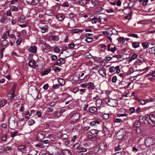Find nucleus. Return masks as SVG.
Masks as SVG:
<instances>
[{
	"instance_id": "nucleus-1",
	"label": "nucleus",
	"mask_w": 155,
	"mask_h": 155,
	"mask_svg": "<svg viewBox=\"0 0 155 155\" xmlns=\"http://www.w3.org/2000/svg\"><path fill=\"white\" fill-rule=\"evenodd\" d=\"M18 124L16 120L14 117L11 116L9 120V126L11 129H14L17 127Z\"/></svg>"
},
{
	"instance_id": "nucleus-2",
	"label": "nucleus",
	"mask_w": 155,
	"mask_h": 155,
	"mask_svg": "<svg viewBox=\"0 0 155 155\" xmlns=\"http://www.w3.org/2000/svg\"><path fill=\"white\" fill-rule=\"evenodd\" d=\"M146 120L153 127L155 126V115L151 114L146 116Z\"/></svg>"
},
{
	"instance_id": "nucleus-3",
	"label": "nucleus",
	"mask_w": 155,
	"mask_h": 155,
	"mask_svg": "<svg viewBox=\"0 0 155 155\" xmlns=\"http://www.w3.org/2000/svg\"><path fill=\"white\" fill-rule=\"evenodd\" d=\"M80 117L79 114L76 113L74 114L69 119V121L71 124H74L79 118Z\"/></svg>"
},
{
	"instance_id": "nucleus-4",
	"label": "nucleus",
	"mask_w": 155,
	"mask_h": 155,
	"mask_svg": "<svg viewBox=\"0 0 155 155\" xmlns=\"http://www.w3.org/2000/svg\"><path fill=\"white\" fill-rule=\"evenodd\" d=\"M80 87L83 88H87L90 90L94 88V84L90 82L83 83L81 85Z\"/></svg>"
},
{
	"instance_id": "nucleus-5",
	"label": "nucleus",
	"mask_w": 155,
	"mask_h": 155,
	"mask_svg": "<svg viewBox=\"0 0 155 155\" xmlns=\"http://www.w3.org/2000/svg\"><path fill=\"white\" fill-rule=\"evenodd\" d=\"M125 133L123 130H121L119 131L116 134L117 139L120 140L123 138L125 135Z\"/></svg>"
},
{
	"instance_id": "nucleus-6",
	"label": "nucleus",
	"mask_w": 155,
	"mask_h": 155,
	"mask_svg": "<svg viewBox=\"0 0 155 155\" xmlns=\"http://www.w3.org/2000/svg\"><path fill=\"white\" fill-rule=\"evenodd\" d=\"M107 105L109 106L113 107H115L117 105V102L116 100L110 99L108 100L107 102Z\"/></svg>"
},
{
	"instance_id": "nucleus-7",
	"label": "nucleus",
	"mask_w": 155,
	"mask_h": 155,
	"mask_svg": "<svg viewBox=\"0 0 155 155\" xmlns=\"http://www.w3.org/2000/svg\"><path fill=\"white\" fill-rule=\"evenodd\" d=\"M155 141L151 137L147 138L146 139V146L150 147L153 145Z\"/></svg>"
},
{
	"instance_id": "nucleus-8",
	"label": "nucleus",
	"mask_w": 155,
	"mask_h": 155,
	"mask_svg": "<svg viewBox=\"0 0 155 155\" xmlns=\"http://www.w3.org/2000/svg\"><path fill=\"white\" fill-rule=\"evenodd\" d=\"M44 136L41 132H38L37 135L36 139L38 140H41L44 138Z\"/></svg>"
},
{
	"instance_id": "nucleus-9",
	"label": "nucleus",
	"mask_w": 155,
	"mask_h": 155,
	"mask_svg": "<svg viewBox=\"0 0 155 155\" xmlns=\"http://www.w3.org/2000/svg\"><path fill=\"white\" fill-rule=\"evenodd\" d=\"M56 18L59 21H62L64 20L65 17L61 14H59L56 15Z\"/></svg>"
},
{
	"instance_id": "nucleus-10",
	"label": "nucleus",
	"mask_w": 155,
	"mask_h": 155,
	"mask_svg": "<svg viewBox=\"0 0 155 155\" xmlns=\"http://www.w3.org/2000/svg\"><path fill=\"white\" fill-rule=\"evenodd\" d=\"M39 28L41 29L42 33H44L48 31V27L47 25H45L43 26L40 25Z\"/></svg>"
},
{
	"instance_id": "nucleus-11",
	"label": "nucleus",
	"mask_w": 155,
	"mask_h": 155,
	"mask_svg": "<svg viewBox=\"0 0 155 155\" xmlns=\"http://www.w3.org/2000/svg\"><path fill=\"white\" fill-rule=\"evenodd\" d=\"M64 58H61L59 59H58L57 60L56 65L58 66H60L61 65L63 64L64 63Z\"/></svg>"
},
{
	"instance_id": "nucleus-12",
	"label": "nucleus",
	"mask_w": 155,
	"mask_h": 155,
	"mask_svg": "<svg viewBox=\"0 0 155 155\" xmlns=\"http://www.w3.org/2000/svg\"><path fill=\"white\" fill-rule=\"evenodd\" d=\"M100 74L103 77H105L106 75V71L104 68H100L98 71Z\"/></svg>"
},
{
	"instance_id": "nucleus-13",
	"label": "nucleus",
	"mask_w": 155,
	"mask_h": 155,
	"mask_svg": "<svg viewBox=\"0 0 155 155\" xmlns=\"http://www.w3.org/2000/svg\"><path fill=\"white\" fill-rule=\"evenodd\" d=\"M7 97L8 99H13L14 97V92H12L10 90L7 95Z\"/></svg>"
},
{
	"instance_id": "nucleus-14",
	"label": "nucleus",
	"mask_w": 155,
	"mask_h": 155,
	"mask_svg": "<svg viewBox=\"0 0 155 155\" xmlns=\"http://www.w3.org/2000/svg\"><path fill=\"white\" fill-rule=\"evenodd\" d=\"M147 51L150 54H155V47L150 48L147 50Z\"/></svg>"
},
{
	"instance_id": "nucleus-15",
	"label": "nucleus",
	"mask_w": 155,
	"mask_h": 155,
	"mask_svg": "<svg viewBox=\"0 0 155 155\" xmlns=\"http://www.w3.org/2000/svg\"><path fill=\"white\" fill-rule=\"evenodd\" d=\"M97 108L95 107H91L89 108V110L91 113H96L97 111Z\"/></svg>"
},
{
	"instance_id": "nucleus-16",
	"label": "nucleus",
	"mask_w": 155,
	"mask_h": 155,
	"mask_svg": "<svg viewBox=\"0 0 155 155\" xmlns=\"http://www.w3.org/2000/svg\"><path fill=\"white\" fill-rule=\"evenodd\" d=\"M29 51L31 52L36 53L37 52V48L35 46H32L29 48Z\"/></svg>"
},
{
	"instance_id": "nucleus-17",
	"label": "nucleus",
	"mask_w": 155,
	"mask_h": 155,
	"mask_svg": "<svg viewBox=\"0 0 155 155\" xmlns=\"http://www.w3.org/2000/svg\"><path fill=\"white\" fill-rule=\"evenodd\" d=\"M100 124V121H93L90 123V125L91 126L97 127V125H99Z\"/></svg>"
},
{
	"instance_id": "nucleus-18",
	"label": "nucleus",
	"mask_w": 155,
	"mask_h": 155,
	"mask_svg": "<svg viewBox=\"0 0 155 155\" xmlns=\"http://www.w3.org/2000/svg\"><path fill=\"white\" fill-rule=\"evenodd\" d=\"M51 115L54 117H59L61 116V113L59 112H54Z\"/></svg>"
},
{
	"instance_id": "nucleus-19",
	"label": "nucleus",
	"mask_w": 155,
	"mask_h": 155,
	"mask_svg": "<svg viewBox=\"0 0 155 155\" xmlns=\"http://www.w3.org/2000/svg\"><path fill=\"white\" fill-rule=\"evenodd\" d=\"M26 148L25 145H21L19 146L18 147V149L21 152H24L25 151V149Z\"/></svg>"
},
{
	"instance_id": "nucleus-20",
	"label": "nucleus",
	"mask_w": 155,
	"mask_h": 155,
	"mask_svg": "<svg viewBox=\"0 0 155 155\" xmlns=\"http://www.w3.org/2000/svg\"><path fill=\"white\" fill-rule=\"evenodd\" d=\"M96 20L97 22H100L101 21L102 19L103 18V17L99 15H97L94 17Z\"/></svg>"
},
{
	"instance_id": "nucleus-21",
	"label": "nucleus",
	"mask_w": 155,
	"mask_h": 155,
	"mask_svg": "<svg viewBox=\"0 0 155 155\" xmlns=\"http://www.w3.org/2000/svg\"><path fill=\"white\" fill-rule=\"evenodd\" d=\"M50 39L51 40L55 41H58V37L57 35H52L51 36L49 37Z\"/></svg>"
},
{
	"instance_id": "nucleus-22",
	"label": "nucleus",
	"mask_w": 155,
	"mask_h": 155,
	"mask_svg": "<svg viewBox=\"0 0 155 155\" xmlns=\"http://www.w3.org/2000/svg\"><path fill=\"white\" fill-rule=\"evenodd\" d=\"M91 2L94 6L98 5L100 4V2L97 0H91Z\"/></svg>"
},
{
	"instance_id": "nucleus-23",
	"label": "nucleus",
	"mask_w": 155,
	"mask_h": 155,
	"mask_svg": "<svg viewBox=\"0 0 155 155\" xmlns=\"http://www.w3.org/2000/svg\"><path fill=\"white\" fill-rule=\"evenodd\" d=\"M140 125V122L138 120H135L133 124L134 126L136 127H139Z\"/></svg>"
},
{
	"instance_id": "nucleus-24",
	"label": "nucleus",
	"mask_w": 155,
	"mask_h": 155,
	"mask_svg": "<svg viewBox=\"0 0 155 155\" xmlns=\"http://www.w3.org/2000/svg\"><path fill=\"white\" fill-rule=\"evenodd\" d=\"M58 81L59 84L61 86L64 85L65 83L64 80L61 78H59Z\"/></svg>"
},
{
	"instance_id": "nucleus-25",
	"label": "nucleus",
	"mask_w": 155,
	"mask_h": 155,
	"mask_svg": "<svg viewBox=\"0 0 155 155\" xmlns=\"http://www.w3.org/2000/svg\"><path fill=\"white\" fill-rule=\"evenodd\" d=\"M118 40L120 44H122L124 43L125 41L124 38L123 37L119 38Z\"/></svg>"
},
{
	"instance_id": "nucleus-26",
	"label": "nucleus",
	"mask_w": 155,
	"mask_h": 155,
	"mask_svg": "<svg viewBox=\"0 0 155 155\" xmlns=\"http://www.w3.org/2000/svg\"><path fill=\"white\" fill-rule=\"evenodd\" d=\"M102 102V101L101 99H97L96 102L97 106V107H100Z\"/></svg>"
},
{
	"instance_id": "nucleus-27",
	"label": "nucleus",
	"mask_w": 155,
	"mask_h": 155,
	"mask_svg": "<svg viewBox=\"0 0 155 155\" xmlns=\"http://www.w3.org/2000/svg\"><path fill=\"white\" fill-rule=\"evenodd\" d=\"M51 71L50 68L48 69L45 71H41V73L43 75H45L48 74Z\"/></svg>"
},
{
	"instance_id": "nucleus-28",
	"label": "nucleus",
	"mask_w": 155,
	"mask_h": 155,
	"mask_svg": "<svg viewBox=\"0 0 155 155\" xmlns=\"http://www.w3.org/2000/svg\"><path fill=\"white\" fill-rule=\"evenodd\" d=\"M63 155H71L70 151L67 150H64L62 152Z\"/></svg>"
},
{
	"instance_id": "nucleus-29",
	"label": "nucleus",
	"mask_w": 155,
	"mask_h": 155,
	"mask_svg": "<svg viewBox=\"0 0 155 155\" xmlns=\"http://www.w3.org/2000/svg\"><path fill=\"white\" fill-rule=\"evenodd\" d=\"M7 103V101L6 100H3L0 101V107H3Z\"/></svg>"
},
{
	"instance_id": "nucleus-30",
	"label": "nucleus",
	"mask_w": 155,
	"mask_h": 155,
	"mask_svg": "<svg viewBox=\"0 0 155 155\" xmlns=\"http://www.w3.org/2000/svg\"><path fill=\"white\" fill-rule=\"evenodd\" d=\"M103 132L105 136L108 135L109 134V130L106 127H104L103 129Z\"/></svg>"
},
{
	"instance_id": "nucleus-31",
	"label": "nucleus",
	"mask_w": 155,
	"mask_h": 155,
	"mask_svg": "<svg viewBox=\"0 0 155 155\" xmlns=\"http://www.w3.org/2000/svg\"><path fill=\"white\" fill-rule=\"evenodd\" d=\"M78 3L79 4L82 6H84L86 3V0H79Z\"/></svg>"
},
{
	"instance_id": "nucleus-32",
	"label": "nucleus",
	"mask_w": 155,
	"mask_h": 155,
	"mask_svg": "<svg viewBox=\"0 0 155 155\" xmlns=\"http://www.w3.org/2000/svg\"><path fill=\"white\" fill-rule=\"evenodd\" d=\"M139 120L140 122L142 123H144L145 120V117L143 116H140L139 117Z\"/></svg>"
},
{
	"instance_id": "nucleus-33",
	"label": "nucleus",
	"mask_w": 155,
	"mask_h": 155,
	"mask_svg": "<svg viewBox=\"0 0 155 155\" xmlns=\"http://www.w3.org/2000/svg\"><path fill=\"white\" fill-rule=\"evenodd\" d=\"M98 132V130L96 129H92L90 130L89 133L94 135L95 134H97Z\"/></svg>"
},
{
	"instance_id": "nucleus-34",
	"label": "nucleus",
	"mask_w": 155,
	"mask_h": 155,
	"mask_svg": "<svg viewBox=\"0 0 155 155\" xmlns=\"http://www.w3.org/2000/svg\"><path fill=\"white\" fill-rule=\"evenodd\" d=\"M139 46V43L137 42H134L132 43V46L134 48H136Z\"/></svg>"
},
{
	"instance_id": "nucleus-35",
	"label": "nucleus",
	"mask_w": 155,
	"mask_h": 155,
	"mask_svg": "<svg viewBox=\"0 0 155 155\" xmlns=\"http://www.w3.org/2000/svg\"><path fill=\"white\" fill-rule=\"evenodd\" d=\"M137 55L136 54H134L130 58V61L131 62L133 60L135 59L136 58H137Z\"/></svg>"
},
{
	"instance_id": "nucleus-36",
	"label": "nucleus",
	"mask_w": 155,
	"mask_h": 155,
	"mask_svg": "<svg viewBox=\"0 0 155 155\" xmlns=\"http://www.w3.org/2000/svg\"><path fill=\"white\" fill-rule=\"evenodd\" d=\"M34 64H35V62L34 60H31L29 61L28 65L30 67L32 68Z\"/></svg>"
},
{
	"instance_id": "nucleus-37",
	"label": "nucleus",
	"mask_w": 155,
	"mask_h": 155,
	"mask_svg": "<svg viewBox=\"0 0 155 155\" xmlns=\"http://www.w3.org/2000/svg\"><path fill=\"white\" fill-rule=\"evenodd\" d=\"M8 42L6 40L2 41L1 42V44L3 46H7L6 45L8 44Z\"/></svg>"
},
{
	"instance_id": "nucleus-38",
	"label": "nucleus",
	"mask_w": 155,
	"mask_h": 155,
	"mask_svg": "<svg viewBox=\"0 0 155 155\" xmlns=\"http://www.w3.org/2000/svg\"><path fill=\"white\" fill-rule=\"evenodd\" d=\"M25 17L23 15H21L20 17L19 21L21 23H22L25 21Z\"/></svg>"
},
{
	"instance_id": "nucleus-39",
	"label": "nucleus",
	"mask_w": 155,
	"mask_h": 155,
	"mask_svg": "<svg viewBox=\"0 0 155 155\" xmlns=\"http://www.w3.org/2000/svg\"><path fill=\"white\" fill-rule=\"evenodd\" d=\"M50 51V47L49 45L46 46L44 49L43 51L45 53H47Z\"/></svg>"
},
{
	"instance_id": "nucleus-40",
	"label": "nucleus",
	"mask_w": 155,
	"mask_h": 155,
	"mask_svg": "<svg viewBox=\"0 0 155 155\" xmlns=\"http://www.w3.org/2000/svg\"><path fill=\"white\" fill-rule=\"evenodd\" d=\"M83 30L81 29H75L73 30V33L74 34H76L78 33H81L83 32Z\"/></svg>"
},
{
	"instance_id": "nucleus-41",
	"label": "nucleus",
	"mask_w": 155,
	"mask_h": 155,
	"mask_svg": "<svg viewBox=\"0 0 155 155\" xmlns=\"http://www.w3.org/2000/svg\"><path fill=\"white\" fill-rule=\"evenodd\" d=\"M61 137L62 139H66L68 137V135L67 134H62L61 135Z\"/></svg>"
},
{
	"instance_id": "nucleus-42",
	"label": "nucleus",
	"mask_w": 155,
	"mask_h": 155,
	"mask_svg": "<svg viewBox=\"0 0 155 155\" xmlns=\"http://www.w3.org/2000/svg\"><path fill=\"white\" fill-rule=\"evenodd\" d=\"M93 40V39L91 38H87L85 40V41L88 43L92 42Z\"/></svg>"
},
{
	"instance_id": "nucleus-43",
	"label": "nucleus",
	"mask_w": 155,
	"mask_h": 155,
	"mask_svg": "<svg viewBox=\"0 0 155 155\" xmlns=\"http://www.w3.org/2000/svg\"><path fill=\"white\" fill-rule=\"evenodd\" d=\"M128 35L130 37H132L136 38H138V36L137 35L135 34L129 33Z\"/></svg>"
},
{
	"instance_id": "nucleus-44",
	"label": "nucleus",
	"mask_w": 155,
	"mask_h": 155,
	"mask_svg": "<svg viewBox=\"0 0 155 155\" xmlns=\"http://www.w3.org/2000/svg\"><path fill=\"white\" fill-rule=\"evenodd\" d=\"M87 137L89 139H94L95 137L94 135H92L91 134H88L87 135Z\"/></svg>"
},
{
	"instance_id": "nucleus-45",
	"label": "nucleus",
	"mask_w": 155,
	"mask_h": 155,
	"mask_svg": "<svg viewBox=\"0 0 155 155\" xmlns=\"http://www.w3.org/2000/svg\"><path fill=\"white\" fill-rule=\"evenodd\" d=\"M103 8L101 7H97L95 9V11L96 12H99L102 11Z\"/></svg>"
},
{
	"instance_id": "nucleus-46",
	"label": "nucleus",
	"mask_w": 155,
	"mask_h": 155,
	"mask_svg": "<svg viewBox=\"0 0 155 155\" xmlns=\"http://www.w3.org/2000/svg\"><path fill=\"white\" fill-rule=\"evenodd\" d=\"M129 71L130 72L129 73L131 74L134 72H137L138 71L140 70H134L133 69V68H129Z\"/></svg>"
},
{
	"instance_id": "nucleus-47",
	"label": "nucleus",
	"mask_w": 155,
	"mask_h": 155,
	"mask_svg": "<svg viewBox=\"0 0 155 155\" xmlns=\"http://www.w3.org/2000/svg\"><path fill=\"white\" fill-rule=\"evenodd\" d=\"M78 90L80 92V94H82L86 92L87 90L85 89H81Z\"/></svg>"
},
{
	"instance_id": "nucleus-48",
	"label": "nucleus",
	"mask_w": 155,
	"mask_h": 155,
	"mask_svg": "<svg viewBox=\"0 0 155 155\" xmlns=\"http://www.w3.org/2000/svg\"><path fill=\"white\" fill-rule=\"evenodd\" d=\"M80 145L79 143H76L73 146L74 148L75 149H78L80 147Z\"/></svg>"
},
{
	"instance_id": "nucleus-49",
	"label": "nucleus",
	"mask_w": 155,
	"mask_h": 155,
	"mask_svg": "<svg viewBox=\"0 0 155 155\" xmlns=\"http://www.w3.org/2000/svg\"><path fill=\"white\" fill-rule=\"evenodd\" d=\"M35 123V121L34 120L31 119L28 121V124L30 125H31L34 124Z\"/></svg>"
},
{
	"instance_id": "nucleus-50",
	"label": "nucleus",
	"mask_w": 155,
	"mask_h": 155,
	"mask_svg": "<svg viewBox=\"0 0 155 155\" xmlns=\"http://www.w3.org/2000/svg\"><path fill=\"white\" fill-rule=\"evenodd\" d=\"M52 87L54 89H57L59 88L60 86L58 84H56L53 85L52 86Z\"/></svg>"
},
{
	"instance_id": "nucleus-51",
	"label": "nucleus",
	"mask_w": 155,
	"mask_h": 155,
	"mask_svg": "<svg viewBox=\"0 0 155 155\" xmlns=\"http://www.w3.org/2000/svg\"><path fill=\"white\" fill-rule=\"evenodd\" d=\"M61 6L63 7H68L69 6L68 3V2L63 3Z\"/></svg>"
},
{
	"instance_id": "nucleus-52",
	"label": "nucleus",
	"mask_w": 155,
	"mask_h": 155,
	"mask_svg": "<svg viewBox=\"0 0 155 155\" xmlns=\"http://www.w3.org/2000/svg\"><path fill=\"white\" fill-rule=\"evenodd\" d=\"M144 61V59L140 57L138 58L137 59V62H143Z\"/></svg>"
},
{
	"instance_id": "nucleus-53",
	"label": "nucleus",
	"mask_w": 155,
	"mask_h": 155,
	"mask_svg": "<svg viewBox=\"0 0 155 155\" xmlns=\"http://www.w3.org/2000/svg\"><path fill=\"white\" fill-rule=\"evenodd\" d=\"M12 150V148H11V147L7 146V147H5L4 148L3 150L5 151H7L8 150Z\"/></svg>"
},
{
	"instance_id": "nucleus-54",
	"label": "nucleus",
	"mask_w": 155,
	"mask_h": 155,
	"mask_svg": "<svg viewBox=\"0 0 155 155\" xmlns=\"http://www.w3.org/2000/svg\"><path fill=\"white\" fill-rule=\"evenodd\" d=\"M22 40L21 38H18L16 41V44L18 45H19L21 43Z\"/></svg>"
},
{
	"instance_id": "nucleus-55",
	"label": "nucleus",
	"mask_w": 155,
	"mask_h": 155,
	"mask_svg": "<svg viewBox=\"0 0 155 155\" xmlns=\"http://www.w3.org/2000/svg\"><path fill=\"white\" fill-rule=\"evenodd\" d=\"M67 17L69 18H72L74 17V15L73 14L70 13L68 14Z\"/></svg>"
},
{
	"instance_id": "nucleus-56",
	"label": "nucleus",
	"mask_w": 155,
	"mask_h": 155,
	"mask_svg": "<svg viewBox=\"0 0 155 155\" xmlns=\"http://www.w3.org/2000/svg\"><path fill=\"white\" fill-rule=\"evenodd\" d=\"M51 142L50 140H44L42 141V143L43 144H48L49 143Z\"/></svg>"
},
{
	"instance_id": "nucleus-57",
	"label": "nucleus",
	"mask_w": 155,
	"mask_h": 155,
	"mask_svg": "<svg viewBox=\"0 0 155 155\" xmlns=\"http://www.w3.org/2000/svg\"><path fill=\"white\" fill-rule=\"evenodd\" d=\"M109 115L107 114H104L103 115V118L105 119H107L109 118Z\"/></svg>"
},
{
	"instance_id": "nucleus-58",
	"label": "nucleus",
	"mask_w": 155,
	"mask_h": 155,
	"mask_svg": "<svg viewBox=\"0 0 155 155\" xmlns=\"http://www.w3.org/2000/svg\"><path fill=\"white\" fill-rule=\"evenodd\" d=\"M138 101L142 105H144L145 104V101L144 100L140 99Z\"/></svg>"
},
{
	"instance_id": "nucleus-59",
	"label": "nucleus",
	"mask_w": 155,
	"mask_h": 155,
	"mask_svg": "<svg viewBox=\"0 0 155 155\" xmlns=\"http://www.w3.org/2000/svg\"><path fill=\"white\" fill-rule=\"evenodd\" d=\"M54 51L55 52L58 53H59L60 50L59 48L57 47H56L54 48Z\"/></svg>"
},
{
	"instance_id": "nucleus-60",
	"label": "nucleus",
	"mask_w": 155,
	"mask_h": 155,
	"mask_svg": "<svg viewBox=\"0 0 155 155\" xmlns=\"http://www.w3.org/2000/svg\"><path fill=\"white\" fill-rule=\"evenodd\" d=\"M103 15L102 16L103 17V18L102 19L103 20H104V21L106 22L108 21V18L107 17V16L105 15L102 14Z\"/></svg>"
},
{
	"instance_id": "nucleus-61",
	"label": "nucleus",
	"mask_w": 155,
	"mask_h": 155,
	"mask_svg": "<svg viewBox=\"0 0 155 155\" xmlns=\"http://www.w3.org/2000/svg\"><path fill=\"white\" fill-rule=\"evenodd\" d=\"M87 151V149L84 147L81 148H80V151H79V153L81 152H84L86 151Z\"/></svg>"
},
{
	"instance_id": "nucleus-62",
	"label": "nucleus",
	"mask_w": 155,
	"mask_h": 155,
	"mask_svg": "<svg viewBox=\"0 0 155 155\" xmlns=\"http://www.w3.org/2000/svg\"><path fill=\"white\" fill-rule=\"evenodd\" d=\"M18 133V132H15L13 133H10V136L12 137H15L17 135V134Z\"/></svg>"
},
{
	"instance_id": "nucleus-63",
	"label": "nucleus",
	"mask_w": 155,
	"mask_h": 155,
	"mask_svg": "<svg viewBox=\"0 0 155 155\" xmlns=\"http://www.w3.org/2000/svg\"><path fill=\"white\" fill-rule=\"evenodd\" d=\"M117 80V77L116 76H114L113 77L112 81L113 83H115Z\"/></svg>"
},
{
	"instance_id": "nucleus-64",
	"label": "nucleus",
	"mask_w": 155,
	"mask_h": 155,
	"mask_svg": "<svg viewBox=\"0 0 155 155\" xmlns=\"http://www.w3.org/2000/svg\"><path fill=\"white\" fill-rule=\"evenodd\" d=\"M52 61H53L57 59V56L55 55H53L51 56Z\"/></svg>"
}]
</instances>
